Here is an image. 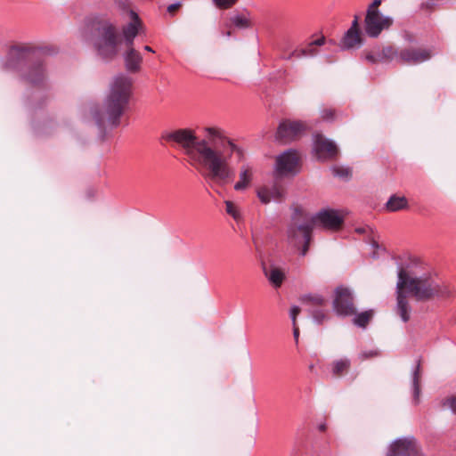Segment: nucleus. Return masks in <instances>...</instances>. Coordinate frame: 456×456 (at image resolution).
Segmentation results:
<instances>
[{
  "label": "nucleus",
  "instance_id": "f257e3e1",
  "mask_svg": "<svg viewBox=\"0 0 456 456\" xmlns=\"http://www.w3.org/2000/svg\"><path fill=\"white\" fill-rule=\"evenodd\" d=\"M203 137L199 138L189 128H180L164 132L161 138L174 147L179 148L187 157L188 162L201 170V175L210 171L212 176H223L224 173V145L227 142L219 134V128L206 126L202 129Z\"/></svg>",
  "mask_w": 456,
  "mask_h": 456
},
{
  "label": "nucleus",
  "instance_id": "f03ea898",
  "mask_svg": "<svg viewBox=\"0 0 456 456\" xmlns=\"http://www.w3.org/2000/svg\"><path fill=\"white\" fill-rule=\"evenodd\" d=\"M132 93V78L123 73L118 74L110 83L109 92L102 105L92 108L91 115L102 139L106 137L108 130H112L120 125V118L128 109Z\"/></svg>",
  "mask_w": 456,
  "mask_h": 456
},
{
  "label": "nucleus",
  "instance_id": "7ed1b4c3",
  "mask_svg": "<svg viewBox=\"0 0 456 456\" xmlns=\"http://www.w3.org/2000/svg\"><path fill=\"white\" fill-rule=\"evenodd\" d=\"M396 289H404L418 301H428L434 297L449 298L453 289L442 281L435 273L426 271L419 260H411L405 267L398 266Z\"/></svg>",
  "mask_w": 456,
  "mask_h": 456
},
{
  "label": "nucleus",
  "instance_id": "20e7f679",
  "mask_svg": "<svg viewBox=\"0 0 456 456\" xmlns=\"http://www.w3.org/2000/svg\"><path fill=\"white\" fill-rule=\"evenodd\" d=\"M50 52L51 49L47 46L15 45L9 49L3 65L8 70L19 72L25 83L34 87L45 88L48 84V73L41 54Z\"/></svg>",
  "mask_w": 456,
  "mask_h": 456
},
{
  "label": "nucleus",
  "instance_id": "39448f33",
  "mask_svg": "<svg viewBox=\"0 0 456 456\" xmlns=\"http://www.w3.org/2000/svg\"><path fill=\"white\" fill-rule=\"evenodd\" d=\"M344 223V216L337 209L322 208L314 215H308L301 209H296L292 223L288 228V237L296 245L303 242L301 256H305L314 226L326 230H338Z\"/></svg>",
  "mask_w": 456,
  "mask_h": 456
},
{
  "label": "nucleus",
  "instance_id": "423d86ee",
  "mask_svg": "<svg viewBox=\"0 0 456 456\" xmlns=\"http://www.w3.org/2000/svg\"><path fill=\"white\" fill-rule=\"evenodd\" d=\"M86 37L101 60L109 62L119 54L122 40L117 26L110 19L98 17L91 20Z\"/></svg>",
  "mask_w": 456,
  "mask_h": 456
},
{
  "label": "nucleus",
  "instance_id": "0eeeda50",
  "mask_svg": "<svg viewBox=\"0 0 456 456\" xmlns=\"http://www.w3.org/2000/svg\"><path fill=\"white\" fill-rule=\"evenodd\" d=\"M219 134L228 143V145H224L225 153L224 154V173L223 174V176L217 177V176H212L210 175V171L208 170L207 173H203L202 176L206 180V182L209 184V186L213 189H216V187H223L233 181L234 178V170L230 166V159L233 153H236L238 155V158L240 160L243 159L244 158V152L243 150L240 147H238L235 143H233L224 133L222 129L219 128Z\"/></svg>",
  "mask_w": 456,
  "mask_h": 456
},
{
  "label": "nucleus",
  "instance_id": "6e6552de",
  "mask_svg": "<svg viewBox=\"0 0 456 456\" xmlns=\"http://www.w3.org/2000/svg\"><path fill=\"white\" fill-rule=\"evenodd\" d=\"M394 24L391 16L382 12H366L364 18V32L371 38H377L384 30H388Z\"/></svg>",
  "mask_w": 456,
  "mask_h": 456
},
{
  "label": "nucleus",
  "instance_id": "1a4fd4ad",
  "mask_svg": "<svg viewBox=\"0 0 456 456\" xmlns=\"http://www.w3.org/2000/svg\"><path fill=\"white\" fill-rule=\"evenodd\" d=\"M333 309L339 316H351L355 314L354 297L349 288L339 286L335 289Z\"/></svg>",
  "mask_w": 456,
  "mask_h": 456
},
{
  "label": "nucleus",
  "instance_id": "9d476101",
  "mask_svg": "<svg viewBox=\"0 0 456 456\" xmlns=\"http://www.w3.org/2000/svg\"><path fill=\"white\" fill-rule=\"evenodd\" d=\"M308 127L309 126L302 121L284 120L281 122L278 126L276 139L284 142L295 140L300 136Z\"/></svg>",
  "mask_w": 456,
  "mask_h": 456
},
{
  "label": "nucleus",
  "instance_id": "9b49d317",
  "mask_svg": "<svg viewBox=\"0 0 456 456\" xmlns=\"http://www.w3.org/2000/svg\"><path fill=\"white\" fill-rule=\"evenodd\" d=\"M299 158L296 151L288 150L276 159L275 169L280 175H295L298 172Z\"/></svg>",
  "mask_w": 456,
  "mask_h": 456
},
{
  "label": "nucleus",
  "instance_id": "f8f14e48",
  "mask_svg": "<svg viewBox=\"0 0 456 456\" xmlns=\"http://www.w3.org/2000/svg\"><path fill=\"white\" fill-rule=\"evenodd\" d=\"M314 151L321 160L334 159L338 152L336 143L321 134L314 135Z\"/></svg>",
  "mask_w": 456,
  "mask_h": 456
},
{
  "label": "nucleus",
  "instance_id": "ddd939ff",
  "mask_svg": "<svg viewBox=\"0 0 456 456\" xmlns=\"http://www.w3.org/2000/svg\"><path fill=\"white\" fill-rule=\"evenodd\" d=\"M387 456H420L413 438H398L389 447Z\"/></svg>",
  "mask_w": 456,
  "mask_h": 456
},
{
  "label": "nucleus",
  "instance_id": "4468645a",
  "mask_svg": "<svg viewBox=\"0 0 456 456\" xmlns=\"http://www.w3.org/2000/svg\"><path fill=\"white\" fill-rule=\"evenodd\" d=\"M129 21L122 27L121 33L126 45H134V38L142 28L139 15L133 10L128 12Z\"/></svg>",
  "mask_w": 456,
  "mask_h": 456
},
{
  "label": "nucleus",
  "instance_id": "2eb2a0df",
  "mask_svg": "<svg viewBox=\"0 0 456 456\" xmlns=\"http://www.w3.org/2000/svg\"><path fill=\"white\" fill-rule=\"evenodd\" d=\"M431 56V50L422 48H404L399 52L401 63L419 64L429 60Z\"/></svg>",
  "mask_w": 456,
  "mask_h": 456
},
{
  "label": "nucleus",
  "instance_id": "dca6fc26",
  "mask_svg": "<svg viewBox=\"0 0 456 456\" xmlns=\"http://www.w3.org/2000/svg\"><path fill=\"white\" fill-rule=\"evenodd\" d=\"M256 194L263 204H268L271 201L281 202L285 197V189L281 184L273 183L271 186L260 187Z\"/></svg>",
  "mask_w": 456,
  "mask_h": 456
},
{
  "label": "nucleus",
  "instance_id": "f3484780",
  "mask_svg": "<svg viewBox=\"0 0 456 456\" xmlns=\"http://www.w3.org/2000/svg\"><path fill=\"white\" fill-rule=\"evenodd\" d=\"M126 49L123 53V59L126 69L130 73L140 71L142 62V56L134 49V45H126Z\"/></svg>",
  "mask_w": 456,
  "mask_h": 456
},
{
  "label": "nucleus",
  "instance_id": "a211bd4d",
  "mask_svg": "<svg viewBox=\"0 0 456 456\" xmlns=\"http://www.w3.org/2000/svg\"><path fill=\"white\" fill-rule=\"evenodd\" d=\"M403 290L404 289H396L395 312L403 322H407L411 318V307Z\"/></svg>",
  "mask_w": 456,
  "mask_h": 456
},
{
  "label": "nucleus",
  "instance_id": "6ab92c4d",
  "mask_svg": "<svg viewBox=\"0 0 456 456\" xmlns=\"http://www.w3.org/2000/svg\"><path fill=\"white\" fill-rule=\"evenodd\" d=\"M253 175L254 173L251 166L248 164L242 165L239 171V180L234 183L233 189L236 191H246L252 183Z\"/></svg>",
  "mask_w": 456,
  "mask_h": 456
},
{
  "label": "nucleus",
  "instance_id": "aec40b11",
  "mask_svg": "<svg viewBox=\"0 0 456 456\" xmlns=\"http://www.w3.org/2000/svg\"><path fill=\"white\" fill-rule=\"evenodd\" d=\"M362 45V38L360 34V31L349 30L345 33L343 38L341 39L339 47L342 50L352 49V48H359Z\"/></svg>",
  "mask_w": 456,
  "mask_h": 456
},
{
  "label": "nucleus",
  "instance_id": "412c9836",
  "mask_svg": "<svg viewBox=\"0 0 456 456\" xmlns=\"http://www.w3.org/2000/svg\"><path fill=\"white\" fill-rule=\"evenodd\" d=\"M262 269L265 277L273 287H281L285 278L284 273L281 270L274 266L269 268L265 262H262Z\"/></svg>",
  "mask_w": 456,
  "mask_h": 456
},
{
  "label": "nucleus",
  "instance_id": "4be33fe9",
  "mask_svg": "<svg viewBox=\"0 0 456 456\" xmlns=\"http://www.w3.org/2000/svg\"><path fill=\"white\" fill-rule=\"evenodd\" d=\"M420 361L418 360L411 373L412 400L415 404L419 403L420 395Z\"/></svg>",
  "mask_w": 456,
  "mask_h": 456
},
{
  "label": "nucleus",
  "instance_id": "5701e85b",
  "mask_svg": "<svg viewBox=\"0 0 456 456\" xmlns=\"http://www.w3.org/2000/svg\"><path fill=\"white\" fill-rule=\"evenodd\" d=\"M408 200L404 196L392 195L386 203V209L389 212H397L408 208Z\"/></svg>",
  "mask_w": 456,
  "mask_h": 456
},
{
  "label": "nucleus",
  "instance_id": "b1692460",
  "mask_svg": "<svg viewBox=\"0 0 456 456\" xmlns=\"http://www.w3.org/2000/svg\"><path fill=\"white\" fill-rule=\"evenodd\" d=\"M379 61L381 62L395 61L400 62L399 52L392 46H386L379 53Z\"/></svg>",
  "mask_w": 456,
  "mask_h": 456
},
{
  "label": "nucleus",
  "instance_id": "393cba45",
  "mask_svg": "<svg viewBox=\"0 0 456 456\" xmlns=\"http://www.w3.org/2000/svg\"><path fill=\"white\" fill-rule=\"evenodd\" d=\"M230 20L232 24L238 28L244 29L251 26L248 15L246 13H234L230 18Z\"/></svg>",
  "mask_w": 456,
  "mask_h": 456
},
{
  "label": "nucleus",
  "instance_id": "a878e982",
  "mask_svg": "<svg viewBox=\"0 0 456 456\" xmlns=\"http://www.w3.org/2000/svg\"><path fill=\"white\" fill-rule=\"evenodd\" d=\"M350 367V360L343 358L332 362V373L334 376H339L346 371Z\"/></svg>",
  "mask_w": 456,
  "mask_h": 456
},
{
  "label": "nucleus",
  "instance_id": "bb28decb",
  "mask_svg": "<svg viewBox=\"0 0 456 456\" xmlns=\"http://www.w3.org/2000/svg\"><path fill=\"white\" fill-rule=\"evenodd\" d=\"M372 314V311H364L360 314L355 313L354 314V317L353 319V322L354 325L358 327L365 328L370 320L371 319Z\"/></svg>",
  "mask_w": 456,
  "mask_h": 456
},
{
  "label": "nucleus",
  "instance_id": "cd10ccee",
  "mask_svg": "<svg viewBox=\"0 0 456 456\" xmlns=\"http://www.w3.org/2000/svg\"><path fill=\"white\" fill-rule=\"evenodd\" d=\"M225 210L228 215H230L236 222H240L242 220V215L238 208V207L230 200H225Z\"/></svg>",
  "mask_w": 456,
  "mask_h": 456
},
{
  "label": "nucleus",
  "instance_id": "c85d7f7f",
  "mask_svg": "<svg viewBox=\"0 0 456 456\" xmlns=\"http://www.w3.org/2000/svg\"><path fill=\"white\" fill-rule=\"evenodd\" d=\"M325 42V38L323 37L316 39V40H314L311 44L308 45L307 47H305V49H303L301 51V53H298L297 54V57L301 56V55H314L315 54V52L314 50V46H319V45H322Z\"/></svg>",
  "mask_w": 456,
  "mask_h": 456
},
{
  "label": "nucleus",
  "instance_id": "c756f323",
  "mask_svg": "<svg viewBox=\"0 0 456 456\" xmlns=\"http://www.w3.org/2000/svg\"><path fill=\"white\" fill-rule=\"evenodd\" d=\"M355 232L359 234H363V235H366L368 237H371L370 238V245L372 246V248H379V244L378 242L373 239L372 237V234H373V229L369 226V225H364V226H362V227H357L355 229Z\"/></svg>",
  "mask_w": 456,
  "mask_h": 456
},
{
  "label": "nucleus",
  "instance_id": "7c9ffc66",
  "mask_svg": "<svg viewBox=\"0 0 456 456\" xmlns=\"http://www.w3.org/2000/svg\"><path fill=\"white\" fill-rule=\"evenodd\" d=\"M331 171L335 176L340 178H347L350 175V170L343 167H333Z\"/></svg>",
  "mask_w": 456,
  "mask_h": 456
},
{
  "label": "nucleus",
  "instance_id": "2f4dec72",
  "mask_svg": "<svg viewBox=\"0 0 456 456\" xmlns=\"http://www.w3.org/2000/svg\"><path fill=\"white\" fill-rule=\"evenodd\" d=\"M214 4L219 9H228L234 5L238 0H212Z\"/></svg>",
  "mask_w": 456,
  "mask_h": 456
},
{
  "label": "nucleus",
  "instance_id": "473e14b6",
  "mask_svg": "<svg viewBox=\"0 0 456 456\" xmlns=\"http://www.w3.org/2000/svg\"><path fill=\"white\" fill-rule=\"evenodd\" d=\"M312 316H313L314 321L317 324H322L326 320V318H327L326 313H324L322 310H314V311H313L312 312Z\"/></svg>",
  "mask_w": 456,
  "mask_h": 456
},
{
  "label": "nucleus",
  "instance_id": "72a5a7b5",
  "mask_svg": "<svg viewBox=\"0 0 456 456\" xmlns=\"http://www.w3.org/2000/svg\"><path fill=\"white\" fill-rule=\"evenodd\" d=\"M379 350L371 349V350H369V351H362L359 354V358L361 360H366V359L376 357V356H379Z\"/></svg>",
  "mask_w": 456,
  "mask_h": 456
},
{
  "label": "nucleus",
  "instance_id": "f704fd0d",
  "mask_svg": "<svg viewBox=\"0 0 456 456\" xmlns=\"http://www.w3.org/2000/svg\"><path fill=\"white\" fill-rule=\"evenodd\" d=\"M444 405L448 406V408L456 414V395L446 398L444 402Z\"/></svg>",
  "mask_w": 456,
  "mask_h": 456
},
{
  "label": "nucleus",
  "instance_id": "c9c22d12",
  "mask_svg": "<svg viewBox=\"0 0 456 456\" xmlns=\"http://www.w3.org/2000/svg\"><path fill=\"white\" fill-rule=\"evenodd\" d=\"M321 117L324 121H332L335 117L334 110L331 109H325L322 111Z\"/></svg>",
  "mask_w": 456,
  "mask_h": 456
},
{
  "label": "nucleus",
  "instance_id": "e433bc0d",
  "mask_svg": "<svg viewBox=\"0 0 456 456\" xmlns=\"http://www.w3.org/2000/svg\"><path fill=\"white\" fill-rule=\"evenodd\" d=\"M299 313H300V308L298 306L293 305L290 308L289 316L292 321L293 326H295V324H297V316L298 315Z\"/></svg>",
  "mask_w": 456,
  "mask_h": 456
},
{
  "label": "nucleus",
  "instance_id": "4c0bfd02",
  "mask_svg": "<svg viewBox=\"0 0 456 456\" xmlns=\"http://www.w3.org/2000/svg\"><path fill=\"white\" fill-rule=\"evenodd\" d=\"M308 299L314 305H322L325 302L324 298L320 295L309 296Z\"/></svg>",
  "mask_w": 456,
  "mask_h": 456
},
{
  "label": "nucleus",
  "instance_id": "58836bf2",
  "mask_svg": "<svg viewBox=\"0 0 456 456\" xmlns=\"http://www.w3.org/2000/svg\"><path fill=\"white\" fill-rule=\"evenodd\" d=\"M381 4V0H373V2L368 6L366 12H381L379 10V6Z\"/></svg>",
  "mask_w": 456,
  "mask_h": 456
},
{
  "label": "nucleus",
  "instance_id": "ea45409f",
  "mask_svg": "<svg viewBox=\"0 0 456 456\" xmlns=\"http://www.w3.org/2000/svg\"><path fill=\"white\" fill-rule=\"evenodd\" d=\"M365 59H366V61H368L369 62H370L372 64L377 63V62H381L379 61V53L376 55L371 53H369L365 55Z\"/></svg>",
  "mask_w": 456,
  "mask_h": 456
},
{
  "label": "nucleus",
  "instance_id": "a19ab883",
  "mask_svg": "<svg viewBox=\"0 0 456 456\" xmlns=\"http://www.w3.org/2000/svg\"><path fill=\"white\" fill-rule=\"evenodd\" d=\"M348 29L359 31V18L357 16L354 17V20L352 21L351 27Z\"/></svg>",
  "mask_w": 456,
  "mask_h": 456
},
{
  "label": "nucleus",
  "instance_id": "79ce46f5",
  "mask_svg": "<svg viewBox=\"0 0 456 456\" xmlns=\"http://www.w3.org/2000/svg\"><path fill=\"white\" fill-rule=\"evenodd\" d=\"M181 5V4L179 2H176L175 4H170L168 7H167V12H175V10H177L179 8V6Z\"/></svg>",
  "mask_w": 456,
  "mask_h": 456
},
{
  "label": "nucleus",
  "instance_id": "37998d69",
  "mask_svg": "<svg viewBox=\"0 0 456 456\" xmlns=\"http://www.w3.org/2000/svg\"><path fill=\"white\" fill-rule=\"evenodd\" d=\"M293 337H294V338L296 340V343L297 344L298 343V337H299V329L297 326V324H295V326H293Z\"/></svg>",
  "mask_w": 456,
  "mask_h": 456
},
{
  "label": "nucleus",
  "instance_id": "c03bdc74",
  "mask_svg": "<svg viewBox=\"0 0 456 456\" xmlns=\"http://www.w3.org/2000/svg\"><path fill=\"white\" fill-rule=\"evenodd\" d=\"M144 50L150 53H154V50L149 45H145Z\"/></svg>",
  "mask_w": 456,
  "mask_h": 456
},
{
  "label": "nucleus",
  "instance_id": "a18cd8bd",
  "mask_svg": "<svg viewBox=\"0 0 456 456\" xmlns=\"http://www.w3.org/2000/svg\"><path fill=\"white\" fill-rule=\"evenodd\" d=\"M320 430H322V431L325 430V426L324 425H320Z\"/></svg>",
  "mask_w": 456,
  "mask_h": 456
},
{
  "label": "nucleus",
  "instance_id": "49530a36",
  "mask_svg": "<svg viewBox=\"0 0 456 456\" xmlns=\"http://www.w3.org/2000/svg\"><path fill=\"white\" fill-rule=\"evenodd\" d=\"M39 107H41V103H40V104H38L37 106H34V105H32V106H31V109H37V108H39Z\"/></svg>",
  "mask_w": 456,
  "mask_h": 456
},
{
  "label": "nucleus",
  "instance_id": "de8ad7c7",
  "mask_svg": "<svg viewBox=\"0 0 456 456\" xmlns=\"http://www.w3.org/2000/svg\"><path fill=\"white\" fill-rule=\"evenodd\" d=\"M226 36H227V37H230V36H231V31H227V32H226Z\"/></svg>",
  "mask_w": 456,
  "mask_h": 456
},
{
  "label": "nucleus",
  "instance_id": "09e8293b",
  "mask_svg": "<svg viewBox=\"0 0 456 456\" xmlns=\"http://www.w3.org/2000/svg\"><path fill=\"white\" fill-rule=\"evenodd\" d=\"M372 257H373V258H376V257H377V256H376V254H375V253H373V254H372Z\"/></svg>",
  "mask_w": 456,
  "mask_h": 456
},
{
  "label": "nucleus",
  "instance_id": "8fccbe9b",
  "mask_svg": "<svg viewBox=\"0 0 456 456\" xmlns=\"http://www.w3.org/2000/svg\"><path fill=\"white\" fill-rule=\"evenodd\" d=\"M294 54H296V53H292L291 55H289L288 58H289V59H291V56H292V55H294Z\"/></svg>",
  "mask_w": 456,
  "mask_h": 456
},
{
  "label": "nucleus",
  "instance_id": "3c124183",
  "mask_svg": "<svg viewBox=\"0 0 456 456\" xmlns=\"http://www.w3.org/2000/svg\"><path fill=\"white\" fill-rule=\"evenodd\" d=\"M36 131H37V134H40L39 129L36 128Z\"/></svg>",
  "mask_w": 456,
  "mask_h": 456
}]
</instances>
